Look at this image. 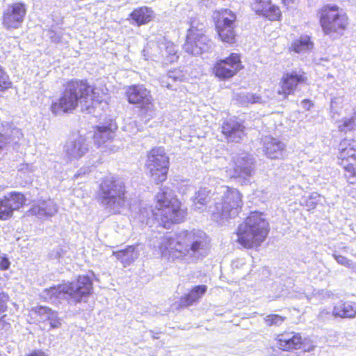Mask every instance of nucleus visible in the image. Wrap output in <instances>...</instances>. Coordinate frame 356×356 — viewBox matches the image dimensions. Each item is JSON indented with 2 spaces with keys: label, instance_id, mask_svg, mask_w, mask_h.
Instances as JSON below:
<instances>
[{
  "label": "nucleus",
  "instance_id": "1",
  "mask_svg": "<svg viewBox=\"0 0 356 356\" xmlns=\"http://www.w3.org/2000/svg\"><path fill=\"white\" fill-rule=\"evenodd\" d=\"M106 93L104 89L90 85L87 79H72L63 84L59 98L50 106L54 115L72 113L81 104V110L88 113L93 111L104 102Z\"/></svg>",
  "mask_w": 356,
  "mask_h": 356
},
{
  "label": "nucleus",
  "instance_id": "2",
  "mask_svg": "<svg viewBox=\"0 0 356 356\" xmlns=\"http://www.w3.org/2000/svg\"><path fill=\"white\" fill-rule=\"evenodd\" d=\"M270 229V224L262 212L251 211L238 225L236 241L248 250L257 248L266 240Z\"/></svg>",
  "mask_w": 356,
  "mask_h": 356
},
{
  "label": "nucleus",
  "instance_id": "3",
  "mask_svg": "<svg viewBox=\"0 0 356 356\" xmlns=\"http://www.w3.org/2000/svg\"><path fill=\"white\" fill-rule=\"evenodd\" d=\"M154 202L152 214L162 227L169 229L173 225L184 221L187 210L182 208L181 202L178 198H169L167 192L162 191L156 194Z\"/></svg>",
  "mask_w": 356,
  "mask_h": 356
},
{
  "label": "nucleus",
  "instance_id": "4",
  "mask_svg": "<svg viewBox=\"0 0 356 356\" xmlns=\"http://www.w3.org/2000/svg\"><path fill=\"white\" fill-rule=\"evenodd\" d=\"M318 23L324 35L341 37L350 26L347 13L338 5L327 3L317 11Z\"/></svg>",
  "mask_w": 356,
  "mask_h": 356
},
{
  "label": "nucleus",
  "instance_id": "5",
  "mask_svg": "<svg viewBox=\"0 0 356 356\" xmlns=\"http://www.w3.org/2000/svg\"><path fill=\"white\" fill-rule=\"evenodd\" d=\"M94 285L92 279L88 275H79L70 282L52 286L45 290L49 298H58L66 296L75 304L86 301L93 293Z\"/></svg>",
  "mask_w": 356,
  "mask_h": 356
},
{
  "label": "nucleus",
  "instance_id": "6",
  "mask_svg": "<svg viewBox=\"0 0 356 356\" xmlns=\"http://www.w3.org/2000/svg\"><path fill=\"white\" fill-rule=\"evenodd\" d=\"M213 22L218 40L227 45L237 42V15L229 8H220L213 12Z\"/></svg>",
  "mask_w": 356,
  "mask_h": 356
},
{
  "label": "nucleus",
  "instance_id": "7",
  "mask_svg": "<svg viewBox=\"0 0 356 356\" xmlns=\"http://www.w3.org/2000/svg\"><path fill=\"white\" fill-rule=\"evenodd\" d=\"M145 166L150 179L160 184L167 180L170 166V157L163 147H154L147 153Z\"/></svg>",
  "mask_w": 356,
  "mask_h": 356
},
{
  "label": "nucleus",
  "instance_id": "8",
  "mask_svg": "<svg viewBox=\"0 0 356 356\" xmlns=\"http://www.w3.org/2000/svg\"><path fill=\"white\" fill-rule=\"evenodd\" d=\"M125 184L115 177L102 179L97 199L102 204L123 207L127 200Z\"/></svg>",
  "mask_w": 356,
  "mask_h": 356
},
{
  "label": "nucleus",
  "instance_id": "9",
  "mask_svg": "<svg viewBox=\"0 0 356 356\" xmlns=\"http://www.w3.org/2000/svg\"><path fill=\"white\" fill-rule=\"evenodd\" d=\"M124 97L129 104L138 106L141 118H152L155 110L154 101L150 90L145 85L134 83L127 86Z\"/></svg>",
  "mask_w": 356,
  "mask_h": 356
},
{
  "label": "nucleus",
  "instance_id": "10",
  "mask_svg": "<svg viewBox=\"0 0 356 356\" xmlns=\"http://www.w3.org/2000/svg\"><path fill=\"white\" fill-rule=\"evenodd\" d=\"M337 159L345 178L354 184L356 179V140L344 139L340 143Z\"/></svg>",
  "mask_w": 356,
  "mask_h": 356
},
{
  "label": "nucleus",
  "instance_id": "11",
  "mask_svg": "<svg viewBox=\"0 0 356 356\" xmlns=\"http://www.w3.org/2000/svg\"><path fill=\"white\" fill-rule=\"evenodd\" d=\"M244 69L239 53L232 52L223 58L217 59L211 67L212 74L219 81L232 79Z\"/></svg>",
  "mask_w": 356,
  "mask_h": 356
},
{
  "label": "nucleus",
  "instance_id": "12",
  "mask_svg": "<svg viewBox=\"0 0 356 356\" xmlns=\"http://www.w3.org/2000/svg\"><path fill=\"white\" fill-rule=\"evenodd\" d=\"M308 83L307 73L302 70H293L282 73L277 83V94L283 99L293 95L298 87Z\"/></svg>",
  "mask_w": 356,
  "mask_h": 356
},
{
  "label": "nucleus",
  "instance_id": "13",
  "mask_svg": "<svg viewBox=\"0 0 356 356\" xmlns=\"http://www.w3.org/2000/svg\"><path fill=\"white\" fill-rule=\"evenodd\" d=\"M277 348L284 352H293L299 350H309V339L298 332L285 330L275 335Z\"/></svg>",
  "mask_w": 356,
  "mask_h": 356
},
{
  "label": "nucleus",
  "instance_id": "14",
  "mask_svg": "<svg viewBox=\"0 0 356 356\" xmlns=\"http://www.w3.org/2000/svg\"><path fill=\"white\" fill-rule=\"evenodd\" d=\"M209 42L204 28L192 26L188 30L184 49L192 55H201L209 49Z\"/></svg>",
  "mask_w": 356,
  "mask_h": 356
},
{
  "label": "nucleus",
  "instance_id": "15",
  "mask_svg": "<svg viewBox=\"0 0 356 356\" xmlns=\"http://www.w3.org/2000/svg\"><path fill=\"white\" fill-rule=\"evenodd\" d=\"M27 13L26 5L22 1L13 2L2 12L1 24L8 31L22 27Z\"/></svg>",
  "mask_w": 356,
  "mask_h": 356
},
{
  "label": "nucleus",
  "instance_id": "16",
  "mask_svg": "<svg viewBox=\"0 0 356 356\" xmlns=\"http://www.w3.org/2000/svg\"><path fill=\"white\" fill-rule=\"evenodd\" d=\"M220 132L228 143H241L246 136L245 125L235 118L223 120Z\"/></svg>",
  "mask_w": 356,
  "mask_h": 356
},
{
  "label": "nucleus",
  "instance_id": "17",
  "mask_svg": "<svg viewBox=\"0 0 356 356\" xmlns=\"http://www.w3.org/2000/svg\"><path fill=\"white\" fill-rule=\"evenodd\" d=\"M93 130L95 143L97 147L104 148V153L111 154L117 150V147L111 144L114 140V133L109 126H95Z\"/></svg>",
  "mask_w": 356,
  "mask_h": 356
},
{
  "label": "nucleus",
  "instance_id": "18",
  "mask_svg": "<svg viewBox=\"0 0 356 356\" xmlns=\"http://www.w3.org/2000/svg\"><path fill=\"white\" fill-rule=\"evenodd\" d=\"M221 204L222 215H230L232 212L238 213L243 205V195L238 189L227 186Z\"/></svg>",
  "mask_w": 356,
  "mask_h": 356
},
{
  "label": "nucleus",
  "instance_id": "19",
  "mask_svg": "<svg viewBox=\"0 0 356 356\" xmlns=\"http://www.w3.org/2000/svg\"><path fill=\"white\" fill-rule=\"evenodd\" d=\"M181 241H177L175 242V240L172 238H163L159 248L163 253L170 249V253L171 254H174L176 252H178L179 253H183L184 255L188 254L190 251L195 253L202 248V243L200 241H194L191 244L190 248H186L184 250L182 248V247L180 248H176L177 245H181Z\"/></svg>",
  "mask_w": 356,
  "mask_h": 356
},
{
  "label": "nucleus",
  "instance_id": "20",
  "mask_svg": "<svg viewBox=\"0 0 356 356\" xmlns=\"http://www.w3.org/2000/svg\"><path fill=\"white\" fill-rule=\"evenodd\" d=\"M206 285H197L193 286L187 293L182 296L178 302L177 309H184L193 305L198 302L206 293Z\"/></svg>",
  "mask_w": 356,
  "mask_h": 356
},
{
  "label": "nucleus",
  "instance_id": "21",
  "mask_svg": "<svg viewBox=\"0 0 356 356\" xmlns=\"http://www.w3.org/2000/svg\"><path fill=\"white\" fill-rule=\"evenodd\" d=\"M154 17L153 10L143 6L134 9L129 15V19L138 26L151 22Z\"/></svg>",
  "mask_w": 356,
  "mask_h": 356
},
{
  "label": "nucleus",
  "instance_id": "22",
  "mask_svg": "<svg viewBox=\"0 0 356 356\" xmlns=\"http://www.w3.org/2000/svg\"><path fill=\"white\" fill-rule=\"evenodd\" d=\"M332 314L335 317L353 318L356 315V302L350 300H340L333 308Z\"/></svg>",
  "mask_w": 356,
  "mask_h": 356
},
{
  "label": "nucleus",
  "instance_id": "23",
  "mask_svg": "<svg viewBox=\"0 0 356 356\" xmlns=\"http://www.w3.org/2000/svg\"><path fill=\"white\" fill-rule=\"evenodd\" d=\"M285 146L280 140L271 138L265 143L264 153L270 159H280L283 156Z\"/></svg>",
  "mask_w": 356,
  "mask_h": 356
},
{
  "label": "nucleus",
  "instance_id": "24",
  "mask_svg": "<svg viewBox=\"0 0 356 356\" xmlns=\"http://www.w3.org/2000/svg\"><path fill=\"white\" fill-rule=\"evenodd\" d=\"M3 197L12 209L13 214L15 211L20 210L26 205L27 198L23 193L11 191Z\"/></svg>",
  "mask_w": 356,
  "mask_h": 356
},
{
  "label": "nucleus",
  "instance_id": "25",
  "mask_svg": "<svg viewBox=\"0 0 356 356\" xmlns=\"http://www.w3.org/2000/svg\"><path fill=\"white\" fill-rule=\"evenodd\" d=\"M314 47V42L309 35H302L299 38L294 40L289 47V52L300 54L302 52L311 51Z\"/></svg>",
  "mask_w": 356,
  "mask_h": 356
},
{
  "label": "nucleus",
  "instance_id": "26",
  "mask_svg": "<svg viewBox=\"0 0 356 356\" xmlns=\"http://www.w3.org/2000/svg\"><path fill=\"white\" fill-rule=\"evenodd\" d=\"M260 17L270 22H280L282 19L281 8L273 0Z\"/></svg>",
  "mask_w": 356,
  "mask_h": 356
},
{
  "label": "nucleus",
  "instance_id": "27",
  "mask_svg": "<svg viewBox=\"0 0 356 356\" xmlns=\"http://www.w3.org/2000/svg\"><path fill=\"white\" fill-rule=\"evenodd\" d=\"M349 255L355 257V254L348 252L347 247H343L338 250H335L332 254L333 257L339 264L348 268H353L355 264L352 259L348 257Z\"/></svg>",
  "mask_w": 356,
  "mask_h": 356
},
{
  "label": "nucleus",
  "instance_id": "28",
  "mask_svg": "<svg viewBox=\"0 0 356 356\" xmlns=\"http://www.w3.org/2000/svg\"><path fill=\"white\" fill-rule=\"evenodd\" d=\"M134 248L131 245L127 246L124 250L113 252V255L124 264V266L129 265L134 261L133 254Z\"/></svg>",
  "mask_w": 356,
  "mask_h": 356
},
{
  "label": "nucleus",
  "instance_id": "29",
  "mask_svg": "<svg viewBox=\"0 0 356 356\" xmlns=\"http://www.w3.org/2000/svg\"><path fill=\"white\" fill-rule=\"evenodd\" d=\"M55 209H51L46 203L33 205L29 211V215L37 217H44L52 216Z\"/></svg>",
  "mask_w": 356,
  "mask_h": 356
},
{
  "label": "nucleus",
  "instance_id": "30",
  "mask_svg": "<svg viewBox=\"0 0 356 356\" xmlns=\"http://www.w3.org/2000/svg\"><path fill=\"white\" fill-rule=\"evenodd\" d=\"M178 51L177 47L172 42H167L165 44V54L163 58V63L168 65L177 62L179 59Z\"/></svg>",
  "mask_w": 356,
  "mask_h": 356
},
{
  "label": "nucleus",
  "instance_id": "31",
  "mask_svg": "<svg viewBox=\"0 0 356 356\" xmlns=\"http://www.w3.org/2000/svg\"><path fill=\"white\" fill-rule=\"evenodd\" d=\"M272 1L273 0H252L250 7L254 15L261 17Z\"/></svg>",
  "mask_w": 356,
  "mask_h": 356
},
{
  "label": "nucleus",
  "instance_id": "32",
  "mask_svg": "<svg viewBox=\"0 0 356 356\" xmlns=\"http://www.w3.org/2000/svg\"><path fill=\"white\" fill-rule=\"evenodd\" d=\"M286 317L285 316L277 314H269L266 315L264 318L265 324L268 327H279L282 325L286 321Z\"/></svg>",
  "mask_w": 356,
  "mask_h": 356
},
{
  "label": "nucleus",
  "instance_id": "33",
  "mask_svg": "<svg viewBox=\"0 0 356 356\" xmlns=\"http://www.w3.org/2000/svg\"><path fill=\"white\" fill-rule=\"evenodd\" d=\"M13 83L10 79L9 75L5 70L0 65V91L5 92L13 88Z\"/></svg>",
  "mask_w": 356,
  "mask_h": 356
},
{
  "label": "nucleus",
  "instance_id": "34",
  "mask_svg": "<svg viewBox=\"0 0 356 356\" xmlns=\"http://www.w3.org/2000/svg\"><path fill=\"white\" fill-rule=\"evenodd\" d=\"M13 217L12 209L9 207L4 197L0 198V220H8Z\"/></svg>",
  "mask_w": 356,
  "mask_h": 356
},
{
  "label": "nucleus",
  "instance_id": "35",
  "mask_svg": "<svg viewBox=\"0 0 356 356\" xmlns=\"http://www.w3.org/2000/svg\"><path fill=\"white\" fill-rule=\"evenodd\" d=\"M356 126V120L354 118H343L338 125L339 130L343 132L351 131Z\"/></svg>",
  "mask_w": 356,
  "mask_h": 356
},
{
  "label": "nucleus",
  "instance_id": "36",
  "mask_svg": "<svg viewBox=\"0 0 356 356\" xmlns=\"http://www.w3.org/2000/svg\"><path fill=\"white\" fill-rule=\"evenodd\" d=\"M46 320L49 323L50 329H56L61 325V320L58 317V313L55 311L51 310Z\"/></svg>",
  "mask_w": 356,
  "mask_h": 356
},
{
  "label": "nucleus",
  "instance_id": "37",
  "mask_svg": "<svg viewBox=\"0 0 356 356\" xmlns=\"http://www.w3.org/2000/svg\"><path fill=\"white\" fill-rule=\"evenodd\" d=\"M51 309L46 306H38L32 308V312L40 317L48 316L49 313L51 312Z\"/></svg>",
  "mask_w": 356,
  "mask_h": 356
},
{
  "label": "nucleus",
  "instance_id": "38",
  "mask_svg": "<svg viewBox=\"0 0 356 356\" xmlns=\"http://www.w3.org/2000/svg\"><path fill=\"white\" fill-rule=\"evenodd\" d=\"M9 300V296L5 292H0V313L7 310V302Z\"/></svg>",
  "mask_w": 356,
  "mask_h": 356
},
{
  "label": "nucleus",
  "instance_id": "39",
  "mask_svg": "<svg viewBox=\"0 0 356 356\" xmlns=\"http://www.w3.org/2000/svg\"><path fill=\"white\" fill-rule=\"evenodd\" d=\"M26 356H49V355L41 349H33L26 354Z\"/></svg>",
  "mask_w": 356,
  "mask_h": 356
},
{
  "label": "nucleus",
  "instance_id": "40",
  "mask_svg": "<svg viewBox=\"0 0 356 356\" xmlns=\"http://www.w3.org/2000/svg\"><path fill=\"white\" fill-rule=\"evenodd\" d=\"M245 97L247 101L252 104L257 103L261 101V97L256 94H248Z\"/></svg>",
  "mask_w": 356,
  "mask_h": 356
},
{
  "label": "nucleus",
  "instance_id": "41",
  "mask_svg": "<svg viewBox=\"0 0 356 356\" xmlns=\"http://www.w3.org/2000/svg\"><path fill=\"white\" fill-rule=\"evenodd\" d=\"M10 266V261L6 257H1L0 259V270H7Z\"/></svg>",
  "mask_w": 356,
  "mask_h": 356
},
{
  "label": "nucleus",
  "instance_id": "42",
  "mask_svg": "<svg viewBox=\"0 0 356 356\" xmlns=\"http://www.w3.org/2000/svg\"><path fill=\"white\" fill-rule=\"evenodd\" d=\"M283 5L286 7L290 6L291 4H293L296 2V0H281Z\"/></svg>",
  "mask_w": 356,
  "mask_h": 356
},
{
  "label": "nucleus",
  "instance_id": "43",
  "mask_svg": "<svg viewBox=\"0 0 356 356\" xmlns=\"http://www.w3.org/2000/svg\"><path fill=\"white\" fill-rule=\"evenodd\" d=\"M6 145V140L4 136L0 133V151Z\"/></svg>",
  "mask_w": 356,
  "mask_h": 356
},
{
  "label": "nucleus",
  "instance_id": "44",
  "mask_svg": "<svg viewBox=\"0 0 356 356\" xmlns=\"http://www.w3.org/2000/svg\"><path fill=\"white\" fill-rule=\"evenodd\" d=\"M88 151V148L86 146H84L81 150V152H76V155L79 157H81L83 156L85 153H86Z\"/></svg>",
  "mask_w": 356,
  "mask_h": 356
},
{
  "label": "nucleus",
  "instance_id": "45",
  "mask_svg": "<svg viewBox=\"0 0 356 356\" xmlns=\"http://www.w3.org/2000/svg\"><path fill=\"white\" fill-rule=\"evenodd\" d=\"M170 77H172V78H173L174 79H182V77H183V74H182V73L181 72V73L179 74V76H173L172 74H170Z\"/></svg>",
  "mask_w": 356,
  "mask_h": 356
},
{
  "label": "nucleus",
  "instance_id": "46",
  "mask_svg": "<svg viewBox=\"0 0 356 356\" xmlns=\"http://www.w3.org/2000/svg\"><path fill=\"white\" fill-rule=\"evenodd\" d=\"M78 145H79V146H81V142H78V143L74 142V148H76Z\"/></svg>",
  "mask_w": 356,
  "mask_h": 356
},
{
  "label": "nucleus",
  "instance_id": "47",
  "mask_svg": "<svg viewBox=\"0 0 356 356\" xmlns=\"http://www.w3.org/2000/svg\"><path fill=\"white\" fill-rule=\"evenodd\" d=\"M310 102V101H309V99H304V100H303V102Z\"/></svg>",
  "mask_w": 356,
  "mask_h": 356
},
{
  "label": "nucleus",
  "instance_id": "48",
  "mask_svg": "<svg viewBox=\"0 0 356 356\" xmlns=\"http://www.w3.org/2000/svg\"><path fill=\"white\" fill-rule=\"evenodd\" d=\"M0 356H1V355H0Z\"/></svg>",
  "mask_w": 356,
  "mask_h": 356
}]
</instances>
